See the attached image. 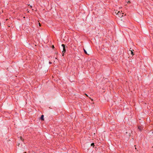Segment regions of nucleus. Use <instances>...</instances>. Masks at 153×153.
Wrapping results in <instances>:
<instances>
[{
	"label": "nucleus",
	"instance_id": "nucleus-5",
	"mask_svg": "<svg viewBox=\"0 0 153 153\" xmlns=\"http://www.w3.org/2000/svg\"><path fill=\"white\" fill-rule=\"evenodd\" d=\"M91 146H92L93 147H94V143H92L91 144Z\"/></svg>",
	"mask_w": 153,
	"mask_h": 153
},
{
	"label": "nucleus",
	"instance_id": "nucleus-19",
	"mask_svg": "<svg viewBox=\"0 0 153 153\" xmlns=\"http://www.w3.org/2000/svg\"><path fill=\"white\" fill-rule=\"evenodd\" d=\"M152 133L153 134V131L152 132Z\"/></svg>",
	"mask_w": 153,
	"mask_h": 153
},
{
	"label": "nucleus",
	"instance_id": "nucleus-10",
	"mask_svg": "<svg viewBox=\"0 0 153 153\" xmlns=\"http://www.w3.org/2000/svg\"><path fill=\"white\" fill-rule=\"evenodd\" d=\"M55 53L56 54H58V52H55Z\"/></svg>",
	"mask_w": 153,
	"mask_h": 153
},
{
	"label": "nucleus",
	"instance_id": "nucleus-11",
	"mask_svg": "<svg viewBox=\"0 0 153 153\" xmlns=\"http://www.w3.org/2000/svg\"><path fill=\"white\" fill-rule=\"evenodd\" d=\"M49 63L51 64H52V62H49Z\"/></svg>",
	"mask_w": 153,
	"mask_h": 153
},
{
	"label": "nucleus",
	"instance_id": "nucleus-6",
	"mask_svg": "<svg viewBox=\"0 0 153 153\" xmlns=\"http://www.w3.org/2000/svg\"><path fill=\"white\" fill-rule=\"evenodd\" d=\"M84 52L86 54H87V52L84 49Z\"/></svg>",
	"mask_w": 153,
	"mask_h": 153
},
{
	"label": "nucleus",
	"instance_id": "nucleus-7",
	"mask_svg": "<svg viewBox=\"0 0 153 153\" xmlns=\"http://www.w3.org/2000/svg\"><path fill=\"white\" fill-rule=\"evenodd\" d=\"M51 47L53 49H54V46L53 45Z\"/></svg>",
	"mask_w": 153,
	"mask_h": 153
},
{
	"label": "nucleus",
	"instance_id": "nucleus-4",
	"mask_svg": "<svg viewBox=\"0 0 153 153\" xmlns=\"http://www.w3.org/2000/svg\"><path fill=\"white\" fill-rule=\"evenodd\" d=\"M129 51L131 52V55L133 56L134 55V52L131 50H129Z\"/></svg>",
	"mask_w": 153,
	"mask_h": 153
},
{
	"label": "nucleus",
	"instance_id": "nucleus-12",
	"mask_svg": "<svg viewBox=\"0 0 153 153\" xmlns=\"http://www.w3.org/2000/svg\"><path fill=\"white\" fill-rule=\"evenodd\" d=\"M128 3H130V1H128Z\"/></svg>",
	"mask_w": 153,
	"mask_h": 153
},
{
	"label": "nucleus",
	"instance_id": "nucleus-8",
	"mask_svg": "<svg viewBox=\"0 0 153 153\" xmlns=\"http://www.w3.org/2000/svg\"><path fill=\"white\" fill-rule=\"evenodd\" d=\"M20 139L21 140H23V139L22 138V137H20Z\"/></svg>",
	"mask_w": 153,
	"mask_h": 153
},
{
	"label": "nucleus",
	"instance_id": "nucleus-2",
	"mask_svg": "<svg viewBox=\"0 0 153 153\" xmlns=\"http://www.w3.org/2000/svg\"><path fill=\"white\" fill-rule=\"evenodd\" d=\"M122 14L119 11H118L117 14V15H118L119 16V17H121V16H123V15H122Z\"/></svg>",
	"mask_w": 153,
	"mask_h": 153
},
{
	"label": "nucleus",
	"instance_id": "nucleus-9",
	"mask_svg": "<svg viewBox=\"0 0 153 153\" xmlns=\"http://www.w3.org/2000/svg\"><path fill=\"white\" fill-rule=\"evenodd\" d=\"M138 128L139 129V130L140 131H141V129L140 128V127H139Z\"/></svg>",
	"mask_w": 153,
	"mask_h": 153
},
{
	"label": "nucleus",
	"instance_id": "nucleus-16",
	"mask_svg": "<svg viewBox=\"0 0 153 153\" xmlns=\"http://www.w3.org/2000/svg\"><path fill=\"white\" fill-rule=\"evenodd\" d=\"M117 13V12H116L115 13Z\"/></svg>",
	"mask_w": 153,
	"mask_h": 153
},
{
	"label": "nucleus",
	"instance_id": "nucleus-17",
	"mask_svg": "<svg viewBox=\"0 0 153 153\" xmlns=\"http://www.w3.org/2000/svg\"><path fill=\"white\" fill-rule=\"evenodd\" d=\"M117 13V12H116L115 13Z\"/></svg>",
	"mask_w": 153,
	"mask_h": 153
},
{
	"label": "nucleus",
	"instance_id": "nucleus-18",
	"mask_svg": "<svg viewBox=\"0 0 153 153\" xmlns=\"http://www.w3.org/2000/svg\"><path fill=\"white\" fill-rule=\"evenodd\" d=\"M39 25L40 26V23H39Z\"/></svg>",
	"mask_w": 153,
	"mask_h": 153
},
{
	"label": "nucleus",
	"instance_id": "nucleus-15",
	"mask_svg": "<svg viewBox=\"0 0 153 153\" xmlns=\"http://www.w3.org/2000/svg\"><path fill=\"white\" fill-rule=\"evenodd\" d=\"M55 59H57V57H56Z\"/></svg>",
	"mask_w": 153,
	"mask_h": 153
},
{
	"label": "nucleus",
	"instance_id": "nucleus-3",
	"mask_svg": "<svg viewBox=\"0 0 153 153\" xmlns=\"http://www.w3.org/2000/svg\"><path fill=\"white\" fill-rule=\"evenodd\" d=\"M44 115H42L40 117V120H41L42 121H44Z\"/></svg>",
	"mask_w": 153,
	"mask_h": 153
},
{
	"label": "nucleus",
	"instance_id": "nucleus-1",
	"mask_svg": "<svg viewBox=\"0 0 153 153\" xmlns=\"http://www.w3.org/2000/svg\"><path fill=\"white\" fill-rule=\"evenodd\" d=\"M62 46L63 48V50L62 51V55L63 56H64V53L66 52V49H65V45L64 44H62Z\"/></svg>",
	"mask_w": 153,
	"mask_h": 153
},
{
	"label": "nucleus",
	"instance_id": "nucleus-13",
	"mask_svg": "<svg viewBox=\"0 0 153 153\" xmlns=\"http://www.w3.org/2000/svg\"><path fill=\"white\" fill-rule=\"evenodd\" d=\"M30 7L31 8H32V6H31V5H30Z\"/></svg>",
	"mask_w": 153,
	"mask_h": 153
},
{
	"label": "nucleus",
	"instance_id": "nucleus-14",
	"mask_svg": "<svg viewBox=\"0 0 153 153\" xmlns=\"http://www.w3.org/2000/svg\"><path fill=\"white\" fill-rule=\"evenodd\" d=\"M23 153H26V152H24Z\"/></svg>",
	"mask_w": 153,
	"mask_h": 153
}]
</instances>
